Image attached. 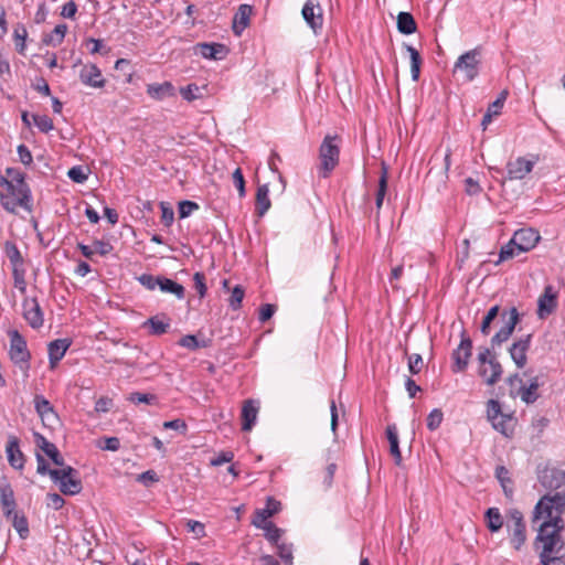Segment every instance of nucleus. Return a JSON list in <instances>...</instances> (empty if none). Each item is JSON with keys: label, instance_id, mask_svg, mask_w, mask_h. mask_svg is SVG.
I'll return each instance as SVG.
<instances>
[{"label": "nucleus", "instance_id": "obj_1", "mask_svg": "<svg viewBox=\"0 0 565 565\" xmlns=\"http://www.w3.org/2000/svg\"><path fill=\"white\" fill-rule=\"evenodd\" d=\"M564 512L565 490L554 494H545L535 504L532 523L542 520L534 540V548L539 554L565 551V541L562 535L565 530Z\"/></svg>", "mask_w": 565, "mask_h": 565}, {"label": "nucleus", "instance_id": "obj_2", "mask_svg": "<svg viewBox=\"0 0 565 565\" xmlns=\"http://www.w3.org/2000/svg\"><path fill=\"white\" fill-rule=\"evenodd\" d=\"M6 174L7 177H0V185L6 189L0 193L2 207L9 213H15L18 206L31 212L33 200L25 173L15 168H7Z\"/></svg>", "mask_w": 565, "mask_h": 565}, {"label": "nucleus", "instance_id": "obj_3", "mask_svg": "<svg viewBox=\"0 0 565 565\" xmlns=\"http://www.w3.org/2000/svg\"><path fill=\"white\" fill-rule=\"evenodd\" d=\"M341 145V136L337 134H328L324 136L318 150L319 164L317 166V170L320 178H329L339 166Z\"/></svg>", "mask_w": 565, "mask_h": 565}, {"label": "nucleus", "instance_id": "obj_4", "mask_svg": "<svg viewBox=\"0 0 565 565\" xmlns=\"http://www.w3.org/2000/svg\"><path fill=\"white\" fill-rule=\"evenodd\" d=\"M477 361L478 375L483 382L489 386L498 383L502 376L503 367L498 361L497 355L492 353L491 348H479Z\"/></svg>", "mask_w": 565, "mask_h": 565}, {"label": "nucleus", "instance_id": "obj_5", "mask_svg": "<svg viewBox=\"0 0 565 565\" xmlns=\"http://www.w3.org/2000/svg\"><path fill=\"white\" fill-rule=\"evenodd\" d=\"M487 419L498 433L508 438L513 436L516 418L512 413H503L499 401L491 398L487 402Z\"/></svg>", "mask_w": 565, "mask_h": 565}, {"label": "nucleus", "instance_id": "obj_6", "mask_svg": "<svg viewBox=\"0 0 565 565\" xmlns=\"http://www.w3.org/2000/svg\"><path fill=\"white\" fill-rule=\"evenodd\" d=\"M481 46H477L461 54L454 64L452 73H461L465 81H475L481 67Z\"/></svg>", "mask_w": 565, "mask_h": 565}, {"label": "nucleus", "instance_id": "obj_7", "mask_svg": "<svg viewBox=\"0 0 565 565\" xmlns=\"http://www.w3.org/2000/svg\"><path fill=\"white\" fill-rule=\"evenodd\" d=\"M57 479H52L53 482L58 483L60 491L65 495L78 494L83 484L79 479V472L71 466L64 463L63 467L56 469Z\"/></svg>", "mask_w": 565, "mask_h": 565}, {"label": "nucleus", "instance_id": "obj_8", "mask_svg": "<svg viewBox=\"0 0 565 565\" xmlns=\"http://www.w3.org/2000/svg\"><path fill=\"white\" fill-rule=\"evenodd\" d=\"M10 335V359L19 365L21 370L28 372L30 369L31 353L28 350L25 339L19 333L18 330H12Z\"/></svg>", "mask_w": 565, "mask_h": 565}, {"label": "nucleus", "instance_id": "obj_9", "mask_svg": "<svg viewBox=\"0 0 565 565\" xmlns=\"http://www.w3.org/2000/svg\"><path fill=\"white\" fill-rule=\"evenodd\" d=\"M501 321L503 322V326L490 340L492 349L500 347L512 335L516 324L520 321V313L518 309L515 307L503 309L501 311Z\"/></svg>", "mask_w": 565, "mask_h": 565}, {"label": "nucleus", "instance_id": "obj_10", "mask_svg": "<svg viewBox=\"0 0 565 565\" xmlns=\"http://www.w3.org/2000/svg\"><path fill=\"white\" fill-rule=\"evenodd\" d=\"M544 385V381L541 375H535L529 379L527 384L518 386V388H511L509 395L512 398L520 397L526 405L534 404L540 398L539 388Z\"/></svg>", "mask_w": 565, "mask_h": 565}, {"label": "nucleus", "instance_id": "obj_11", "mask_svg": "<svg viewBox=\"0 0 565 565\" xmlns=\"http://www.w3.org/2000/svg\"><path fill=\"white\" fill-rule=\"evenodd\" d=\"M472 354V341L469 335H467L466 331L461 332V341L456 350H454L451 358L454 363L451 365V371L454 373L463 372L469 364V360Z\"/></svg>", "mask_w": 565, "mask_h": 565}, {"label": "nucleus", "instance_id": "obj_12", "mask_svg": "<svg viewBox=\"0 0 565 565\" xmlns=\"http://www.w3.org/2000/svg\"><path fill=\"white\" fill-rule=\"evenodd\" d=\"M512 245H516L518 252H530L541 239L540 233L532 227H523L514 232Z\"/></svg>", "mask_w": 565, "mask_h": 565}, {"label": "nucleus", "instance_id": "obj_13", "mask_svg": "<svg viewBox=\"0 0 565 565\" xmlns=\"http://www.w3.org/2000/svg\"><path fill=\"white\" fill-rule=\"evenodd\" d=\"M537 479L545 489L557 490L565 484V470L545 466L539 469Z\"/></svg>", "mask_w": 565, "mask_h": 565}, {"label": "nucleus", "instance_id": "obj_14", "mask_svg": "<svg viewBox=\"0 0 565 565\" xmlns=\"http://www.w3.org/2000/svg\"><path fill=\"white\" fill-rule=\"evenodd\" d=\"M532 334H525L515 340L509 348V353L518 369H523L527 363V351L530 350Z\"/></svg>", "mask_w": 565, "mask_h": 565}, {"label": "nucleus", "instance_id": "obj_15", "mask_svg": "<svg viewBox=\"0 0 565 565\" xmlns=\"http://www.w3.org/2000/svg\"><path fill=\"white\" fill-rule=\"evenodd\" d=\"M23 318L33 329H40L44 323V315L36 298H24L22 302Z\"/></svg>", "mask_w": 565, "mask_h": 565}, {"label": "nucleus", "instance_id": "obj_16", "mask_svg": "<svg viewBox=\"0 0 565 565\" xmlns=\"http://www.w3.org/2000/svg\"><path fill=\"white\" fill-rule=\"evenodd\" d=\"M535 160H527L524 157H519L513 161L507 163V179L508 180H522L530 172H532Z\"/></svg>", "mask_w": 565, "mask_h": 565}, {"label": "nucleus", "instance_id": "obj_17", "mask_svg": "<svg viewBox=\"0 0 565 565\" xmlns=\"http://www.w3.org/2000/svg\"><path fill=\"white\" fill-rule=\"evenodd\" d=\"M301 13L305 21L317 34L322 29L323 23L322 10L319 3L316 0H307Z\"/></svg>", "mask_w": 565, "mask_h": 565}, {"label": "nucleus", "instance_id": "obj_18", "mask_svg": "<svg viewBox=\"0 0 565 565\" xmlns=\"http://www.w3.org/2000/svg\"><path fill=\"white\" fill-rule=\"evenodd\" d=\"M193 50H194V54H200L204 58L215 60V61L223 60L228 54L227 46L225 44L216 43V42H212V43H207V42L198 43L193 47Z\"/></svg>", "mask_w": 565, "mask_h": 565}, {"label": "nucleus", "instance_id": "obj_19", "mask_svg": "<svg viewBox=\"0 0 565 565\" xmlns=\"http://www.w3.org/2000/svg\"><path fill=\"white\" fill-rule=\"evenodd\" d=\"M78 76L84 85L93 88H103L106 85V79L103 77L102 71L93 63L83 65Z\"/></svg>", "mask_w": 565, "mask_h": 565}, {"label": "nucleus", "instance_id": "obj_20", "mask_svg": "<svg viewBox=\"0 0 565 565\" xmlns=\"http://www.w3.org/2000/svg\"><path fill=\"white\" fill-rule=\"evenodd\" d=\"M34 443L57 467H63L65 461L57 447L49 441L42 434L34 433Z\"/></svg>", "mask_w": 565, "mask_h": 565}, {"label": "nucleus", "instance_id": "obj_21", "mask_svg": "<svg viewBox=\"0 0 565 565\" xmlns=\"http://www.w3.org/2000/svg\"><path fill=\"white\" fill-rule=\"evenodd\" d=\"M6 452L10 466L17 470H22L25 463V457L20 450V440L15 436H9Z\"/></svg>", "mask_w": 565, "mask_h": 565}, {"label": "nucleus", "instance_id": "obj_22", "mask_svg": "<svg viewBox=\"0 0 565 565\" xmlns=\"http://www.w3.org/2000/svg\"><path fill=\"white\" fill-rule=\"evenodd\" d=\"M72 340L64 338V339H56L54 341H51L47 345V352H49V362L50 366L53 369L65 355L67 349L71 347Z\"/></svg>", "mask_w": 565, "mask_h": 565}, {"label": "nucleus", "instance_id": "obj_23", "mask_svg": "<svg viewBox=\"0 0 565 565\" xmlns=\"http://www.w3.org/2000/svg\"><path fill=\"white\" fill-rule=\"evenodd\" d=\"M0 504L3 515L7 519L11 518L13 511L17 509L14 491L9 482H3L0 486Z\"/></svg>", "mask_w": 565, "mask_h": 565}, {"label": "nucleus", "instance_id": "obj_24", "mask_svg": "<svg viewBox=\"0 0 565 565\" xmlns=\"http://www.w3.org/2000/svg\"><path fill=\"white\" fill-rule=\"evenodd\" d=\"M537 305V313L540 318L551 315L556 309L557 300L552 286L548 285L544 288V292L540 296Z\"/></svg>", "mask_w": 565, "mask_h": 565}, {"label": "nucleus", "instance_id": "obj_25", "mask_svg": "<svg viewBox=\"0 0 565 565\" xmlns=\"http://www.w3.org/2000/svg\"><path fill=\"white\" fill-rule=\"evenodd\" d=\"M258 404L254 399H246L242 407V430L249 431L256 423L258 415Z\"/></svg>", "mask_w": 565, "mask_h": 565}, {"label": "nucleus", "instance_id": "obj_26", "mask_svg": "<svg viewBox=\"0 0 565 565\" xmlns=\"http://www.w3.org/2000/svg\"><path fill=\"white\" fill-rule=\"evenodd\" d=\"M253 8L249 4H241L233 20V31L239 35L249 24Z\"/></svg>", "mask_w": 565, "mask_h": 565}, {"label": "nucleus", "instance_id": "obj_27", "mask_svg": "<svg viewBox=\"0 0 565 565\" xmlns=\"http://www.w3.org/2000/svg\"><path fill=\"white\" fill-rule=\"evenodd\" d=\"M147 94L156 100H162L174 96V86L170 82L148 84Z\"/></svg>", "mask_w": 565, "mask_h": 565}, {"label": "nucleus", "instance_id": "obj_28", "mask_svg": "<svg viewBox=\"0 0 565 565\" xmlns=\"http://www.w3.org/2000/svg\"><path fill=\"white\" fill-rule=\"evenodd\" d=\"M386 437L390 443V454L394 458L395 465L401 466L402 454L399 450L398 433L395 424L387 425Z\"/></svg>", "mask_w": 565, "mask_h": 565}, {"label": "nucleus", "instance_id": "obj_29", "mask_svg": "<svg viewBox=\"0 0 565 565\" xmlns=\"http://www.w3.org/2000/svg\"><path fill=\"white\" fill-rule=\"evenodd\" d=\"M269 188L267 184H262L257 188L256 192V213L258 216H264L269 210L271 203L269 200Z\"/></svg>", "mask_w": 565, "mask_h": 565}, {"label": "nucleus", "instance_id": "obj_30", "mask_svg": "<svg viewBox=\"0 0 565 565\" xmlns=\"http://www.w3.org/2000/svg\"><path fill=\"white\" fill-rule=\"evenodd\" d=\"M396 23L398 32L405 35L413 34L417 30V23L409 12H399Z\"/></svg>", "mask_w": 565, "mask_h": 565}, {"label": "nucleus", "instance_id": "obj_31", "mask_svg": "<svg viewBox=\"0 0 565 565\" xmlns=\"http://www.w3.org/2000/svg\"><path fill=\"white\" fill-rule=\"evenodd\" d=\"M495 478L500 482L505 497L511 499L513 497L514 489L510 471L504 466H498L495 468Z\"/></svg>", "mask_w": 565, "mask_h": 565}, {"label": "nucleus", "instance_id": "obj_32", "mask_svg": "<svg viewBox=\"0 0 565 565\" xmlns=\"http://www.w3.org/2000/svg\"><path fill=\"white\" fill-rule=\"evenodd\" d=\"M158 287L163 292L173 294L178 299H183L185 296V289L181 284L164 276H160Z\"/></svg>", "mask_w": 565, "mask_h": 565}, {"label": "nucleus", "instance_id": "obj_33", "mask_svg": "<svg viewBox=\"0 0 565 565\" xmlns=\"http://www.w3.org/2000/svg\"><path fill=\"white\" fill-rule=\"evenodd\" d=\"M34 407L36 413L41 416L43 420L45 418L50 419V417L57 419V414L54 412L53 406L44 396L36 395L34 397Z\"/></svg>", "mask_w": 565, "mask_h": 565}, {"label": "nucleus", "instance_id": "obj_34", "mask_svg": "<svg viewBox=\"0 0 565 565\" xmlns=\"http://www.w3.org/2000/svg\"><path fill=\"white\" fill-rule=\"evenodd\" d=\"M66 32L67 25L65 23L57 24L51 33L44 34L42 42L45 45H51L55 47L63 42Z\"/></svg>", "mask_w": 565, "mask_h": 565}, {"label": "nucleus", "instance_id": "obj_35", "mask_svg": "<svg viewBox=\"0 0 565 565\" xmlns=\"http://www.w3.org/2000/svg\"><path fill=\"white\" fill-rule=\"evenodd\" d=\"M404 47L409 53V57H411L412 79L416 82L419 78L423 58H422L419 52L414 46L404 43Z\"/></svg>", "mask_w": 565, "mask_h": 565}, {"label": "nucleus", "instance_id": "obj_36", "mask_svg": "<svg viewBox=\"0 0 565 565\" xmlns=\"http://www.w3.org/2000/svg\"><path fill=\"white\" fill-rule=\"evenodd\" d=\"M501 309L498 305L491 307L487 313L484 315L481 324H480V331L483 335H489L491 332V324L492 322L500 318L501 319Z\"/></svg>", "mask_w": 565, "mask_h": 565}, {"label": "nucleus", "instance_id": "obj_37", "mask_svg": "<svg viewBox=\"0 0 565 565\" xmlns=\"http://www.w3.org/2000/svg\"><path fill=\"white\" fill-rule=\"evenodd\" d=\"M484 518L487 526L492 533L498 532L503 525V519L498 508H489L484 513Z\"/></svg>", "mask_w": 565, "mask_h": 565}, {"label": "nucleus", "instance_id": "obj_38", "mask_svg": "<svg viewBox=\"0 0 565 565\" xmlns=\"http://www.w3.org/2000/svg\"><path fill=\"white\" fill-rule=\"evenodd\" d=\"M510 542L514 550H516V551L521 550V547L526 542V525L525 524H519V525L512 526Z\"/></svg>", "mask_w": 565, "mask_h": 565}, {"label": "nucleus", "instance_id": "obj_39", "mask_svg": "<svg viewBox=\"0 0 565 565\" xmlns=\"http://www.w3.org/2000/svg\"><path fill=\"white\" fill-rule=\"evenodd\" d=\"M12 521V526L18 532L19 536L21 539H26L29 535V523L28 519L23 514H19L15 510L13 511V514H11V518L9 519Z\"/></svg>", "mask_w": 565, "mask_h": 565}, {"label": "nucleus", "instance_id": "obj_40", "mask_svg": "<svg viewBox=\"0 0 565 565\" xmlns=\"http://www.w3.org/2000/svg\"><path fill=\"white\" fill-rule=\"evenodd\" d=\"M386 191H387V168L383 164L382 173H381V177L379 180L376 198H375V205H376L377 212L382 207Z\"/></svg>", "mask_w": 565, "mask_h": 565}, {"label": "nucleus", "instance_id": "obj_41", "mask_svg": "<svg viewBox=\"0 0 565 565\" xmlns=\"http://www.w3.org/2000/svg\"><path fill=\"white\" fill-rule=\"evenodd\" d=\"M6 254L12 265V268L24 266L23 257L18 246L12 242L6 243Z\"/></svg>", "mask_w": 565, "mask_h": 565}, {"label": "nucleus", "instance_id": "obj_42", "mask_svg": "<svg viewBox=\"0 0 565 565\" xmlns=\"http://www.w3.org/2000/svg\"><path fill=\"white\" fill-rule=\"evenodd\" d=\"M262 530L265 531L264 535L268 542H270L273 545H278L284 534L282 529L276 526V524L273 522H268Z\"/></svg>", "mask_w": 565, "mask_h": 565}, {"label": "nucleus", "instance_id": "obj_43", "mask_svg": "<svg viewBox=\"0 0 565 565\" xmlns=\"http://www.w3.org/2000/svg\"><path fill=\"white\" fill-rule=\"evenodd\" d=\"M178 344L180 347L195 351L200 348H206L209 345V341H205V340L200 341L195 335L186 334L179 340Z\"/></svg>", "mask_w": 565, "mask_h": 565}, {"label": "nucleus", "instance_id": "obj_44", "mask_svg": "<svg viewBox=\"0 0 565 565\" xmlns=\"http://www.w3.org/2000/svg\"><path fill=\"white\" fill-rule=\"evenodd\" d=\"M146 324L150 327V333L153 335L166 333L170 327L169 321H163L158 316L149 318Z\"/></svg>", "mask_w": 565, "mask_h": 565}, {"label": "nucleus", "instance_id": "obj_45", "mask_svg": "<svg viewBox=\"0 0 565 565\" xmlns=\"http://www.w3.org/2000/svg\"><path fill=\"white\" fill-rule=\"evenodd\" d=\"M542 565H565V551L561 553L539 554Z\"/></svg>", "mask_w": 565, "mask_h": 565}, {"label": "nucleus", "instance_id": "obj_46", "mask_svg": "<svg viewBox=\"0 0 565 565\" xmlns=\"http://www.w3.org/2000/svg\"><path fill=\"white\" fill-rule=\"evenodd\" d=\"M35 459H36V463H38L36 472L39 475H41V476L49 475L51 479H55V478L57 479L56 469H51L47 461L40 452L35 454Z\"/></svg>", "mask_w": 565, "mask_h": 565}, {"label": "nucleus", "instance_id": "obj_47", "mask_svg": "<svg viewBox=\"0 0 565 565\" xmlns=\"http://www.w3.org/2000/svg\"><path fill=\"white\" fill-rule=\"evenodd\" d=\"M202 88L199 87L196 84L194 83H191L189 85H186L185 87H181L180 89V94L181 96L188 100V102H193L195 99H200L203 97V94H202Z\"/></svg>", "mask_w": 565, "mask_h": 565}, {"label": "nucleus", "instance_id": "obj_48", "mask_svg": "<svg viewBox=\"0 0 565 565\" xmlns=\"http://www.w3.org/2000/svg\"><path fill=\"white\" fill-rule=\"evenodd\" d=\"M522 252H518L516 245H512V239H510L505 245H503L499 253V259L495 262V265L500 264L501 262L511 259Z\"/></svg>", "mask_w": 565, "mask_h": 565}, {"label": "nucleus", "instance_id": "obj_49", "mask_svg": "<svg viewBox=\"0 0 565 565\" xmlns=\"http://www.w3.org/2000/svg\"><path fill=\"white\" fill-rule=\"evenodd\" d=\"M12 277H13L14 287L17 289H19V291L21 294H24L26 291L25 268H24V266L12 268Z\"/></svg>", "mask_w": 565, "mask_h": 565}, {"label": "nucleus", "instance_id": "obj_50", "mask_svg": "<svg viewBox=\"0 0 565 565\" xmlns=\"http://www.w3.org/2000/svg\"><path fill=\"white\" fill-rule=\"evenodd\" d=\"M245 296V290L241 285H236L228 299V305L233 310H237L242 307V301Z\"/></svg>", "mask_w": 565, "mask_h": 565}, {"label": "nucleus", "instance_id": "obj_51", "mask_svg": "<svg viewBox=\"0 0 565 565\" xmlns=\"http://www.w3.org/2000/svg\"><path fill=\"white\" fill-rule=\"evenodd\" d=\"M275 546L277 547V553H278V556L280 557V559L286 565H292V559H294L292 545L284 543V542H279L278 545H275Z\"/></svg>", "mask_w": 565, "mask_h": 565}, {"label": "nucleus", "instance_id": "obj_52", "mask_svg": "<svg viewBox=\"0 0 565 565\" xmlns=\"http://www.w3.org/2000/svg\"><path fill=\"white\" fill-rule=\"evenodd\" d=\"M443 418H444V414H443L441 409H439V408H434V409L428 414V416H427V419H426L427 428H428L430 431L436 430V429H437V428H439V426L441 425Z\"/></svg>", "mask_w": 565, "mask_h": 565}, {"label": "nucleus", "instance_id": "obj_53", "mask_svg": "<svg viewBox=\"0 0 565 565\" xmlns=\"http://www.w3.org/2000/svg\"><path fill=\"white\" fill-rule=\"evenodd\" d=\"M33 124L42 132H49L54 128L53 120L47 115H33Z\"/></svg>", "mask_w": 565, "mask_h": 565}, {"label": "nucleus", "instance_id": "obj_54", "mask_svg": "<svg viewBox=\"0 0 565 565\" xmlns=\"http://www.w3.org/2000/svg\"><path fill=\"white\" fill-rule=\"evenodd\" d=\"M13 36L18 52L23 53L25 49V39L28 36L25 26L23 24H18L14 29Z\"/></svg>", "mask_w": 565, "mask_h": 565}, {"label": "nucleus", "instance_id": "obj_55", "mask_svg": "<svg viewBox=\"0 0 565 565\" xmlns=\"http://www.w3.org/2000/svg\"><path fill=\"white\" fill-rule=\"evenodd\" d=\"M271 516L273 515L269 510L258 509L255 511L252 524L257 529H263L269 522L268 519Z\"/></svg>", "mask_w": 565, "mask_h": 565}, {"label": "nucleus", "instance_id": "obj_56", "mask_svg": "<svg viewBox=\"0 0 565 565\" xmlns=\"http://www.w3.org/2000/svg\"><path fill=\"white\" fill-rule=\"evenodd\" d=\"M200 206L196 202L190 200H183L179 203L178 213L180 218H185L192 214V212L199 210Z\"/></svg>", "mask_w": 565, "mask_h": 565}, {"label": "nucleus", "instance_id": "obj_57", "mask_svg": "<svg viewBox=\"0 0 565 565\" xmlns=\"http://www.w3.org/2000/svg\"><path fill=\"white\" fill-rule=\"evenodd\" d=\"M194 288L199 294V297L202 299L205 297L207 287L205 284V275L201 271H196L193 275Z\"/></svg>", "mask_w": 565, "mask_h": 565}, {"label": "nucleus", "instance_id": "obj_58", "mask_svg": "<svg viewBox=\"0 0 565 565\" xmlns=\"http://www.w3.org/2000/svg\"><path fill=\"white\" fill-rule=\"evenodd\" d=\"M137 481L148 488L159 481V476L154 470H147L137 476Z\"/></svg>", "mask_w": 565, "mask_h": 565}, {"label": "nucleus", "instance_id": "obj_59", "mask_svg": "<svg viewBox=\"0 0 565 565\" xmlns=\"http://www.w3.org/2000/svg\"><path fill=\"white\" fill-rule=\"evenodd\" d=\"M424 366V361L420 354L414 353L408 355V370L411 374H418Z\"/></svg>", "mask_w": 565, "mask_h": 565}, {"label": "nucleus", "instance_id": "obj_60", "mask_svg": "<svg viewBox=\"0 0 565 565\" xmlns=\"http://www.w3.org/2000/svg\"><path fill=\"white\" fill-rule=\"evenodd\" d=\"M160 276L151 274H142L138 277V281L149 290H154L159 286Z\"/></svg>", "mask_w": 565, "mask_h": 565}, {"label": "nucleus", "instance_id": "obj_61", "mask_svg": "<svg viewBox=\"0 0 565 565\" xmlns=\"http://www.w3.org/2000/svg\"><path fill=\"white\" fill-rule=\"evenodd\" d=\"M232 178H233V183H234L235 188L237 189L239 196L241 198L245 196V194H246L245 179H244L242 169L241 168L235 169Z\"/></svg>", "mask_w": 565, "mask_h": 565}, {"label": "nucleus", "instance_id": "obj_62", "mask_svg": "<svg viewBox=\"0 0 565 565\" xmlns=\"http://www.w3.org/2000/svg\"><path fill=\"white\" fill-rule=\"evenodd\" d=\"M157 399L156 395L153 394H147V393H140V392H134L129 396V401L135 404H152Z\"/></svg>", "mask_w": 565, "mask_h": 565}, {"label": "nucleus", "instance_id": "obj_63", "mask_svg": "<svg viewBox=\"0 0 565 565\" xmlns=\"http://www.w3.org/2000/svg\"><path fill=\"white\" fill-rule=\"evenodd\" d=\"M68 178L76 182V183H83L87 180V174L84 172L83 168L81 166L72 167L67 172Z\"/></svg>", "mask_w": 565, "mask_h": 565}, {"label": "nucleus", "instance_id": "obj_64", "mask_svg": "<svg viewBox=\"0 0 565 565\" xmlns=\"http://www.w3.org/2000/svg\"><path fill=\"white\" fill-rule=\"evenodd\" d=\"M276 309L277 307L271 303L262 305L259 308L258 320L263 323L268 321L276 312Z\"/></svg>", "mask_w": 565, "mask_h": 565}]
</instances>
